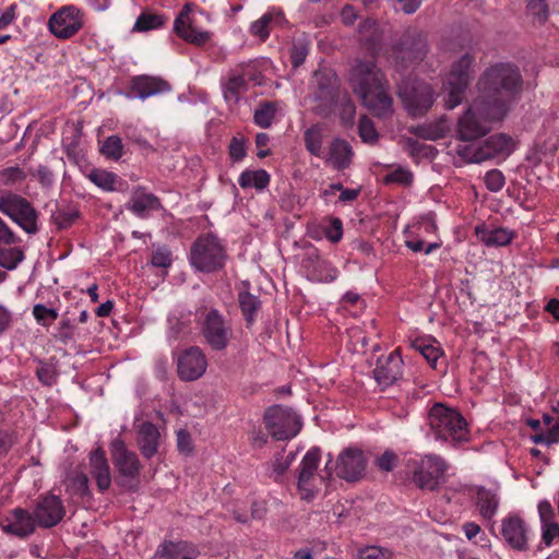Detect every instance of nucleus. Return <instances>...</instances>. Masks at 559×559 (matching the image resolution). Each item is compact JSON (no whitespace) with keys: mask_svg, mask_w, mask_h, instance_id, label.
Here are the masks:
<instances>
[{"mask_svg":"<svg viewBox=\"0 0 559 559\" xmlns=\"http://www.w3.org/2000/svg\"><path fill=\"white\" fill-rule=\"evenodd\" d=\"M475 108L485 120H503L524 92L522 72L513 62L487 67L477 81Z\"/></svg>","mask_w":559,"mask_h":559,"instance_id":"f257e3e1","label":"nucleus"},{"mask_svg":"<svg viewBox=\"0 0 559 559\" xmlns=\"http://www.w3.org/2000/svg\"><path fill=\"white\" fill-rule=\"evenodd\" d=\"M429 425L437 439L453 444L468 441V429L465 418L456 409L435 404L429 411Z\"/></svg>","mask_w":559,"mask_h":559,"instance_id":"f03ea898","label":"nucleus"},{"mask_svg":"<svg viewBox=\"0 0 559 559\" xmlns=\"http://www.w3.org/2000/svg\"><path fill=\"white\" fill-rule=\"evenodd\" d=\"M190 263L200 272L214 273L225 266L227 253L218 237L212 233L200 235L191 245Z\"/></svg>","mask_w":559,"mask_h":559,"instance_id":"7ed1b4c3","label":"nucleus"},{"mask_svg":"<svg viewBox=\"0 0 559 559\" xmlns=\"http://www.w3.org/2000/svg\"><path fill=\"white\" fill-rule=\"evenodd\" d=\"M111 461L116 469L117 486L126 491H138L142 465L136 453L128 450L119 438L111 442Z\"/></svg>","mask_w":559,"mask_h":559,"instance_id":"20e7f679","label":"nucleus"},{"mask_svg":"<svg viewBox=\"0 0 559 559\" xmlns=\"http://www.w3.org/2000/svg\"><path fill=\"white\" fill-rule=\"evenodd\" d=\"M391 51L396 68L405 70L424 60L428 52L427 39L420 32L407 29L392 45Z\"/></svg>","mask_w":559,"mask_h":559,"instance_id":"39448f33","label":"nucleus"},{"mask_svg":"<svg viewBox=\"0 0 559 559\" xmlns=\"http://www.w3.org/2000/svg\"><path fill=\"white\" fill-rule=\"evenodd\" d=\"M397 95L412 118L425 116L436 99L432 86L421 81H404L399 86Z\"/></svg>","mask_w":559,"mask_h":559,"instance_id":"423d86ee","label":"nucleus"},{"mask_svg":"<svg viewBox=\"0 0 559 559\" xmlns=\"http://www.w3.org/2000/svg\"><path fill=\"white\" fill-rule=\"evenodd\" d=\"M474 61L475 58L467 52L452 64L447 81L448 94L444 98L447 109H453L462 104L473 78Z\"/></svg>","mask_w":559,"mask_h":559,"instance_id":"0eeeda50","label":"nucleus"},{"mask_svg":"<svg viewBox=\"0 0 559 559\" xmlns=\"http://www.w3.org/2000/svg\"><path fill=\"white\" fill-rule=\"evenodd\" d=\"M0 212L9 216L27 234L38 231V212L32 203L20 194L5 192L0 195Z\"/></svg>","mask_w":559,"mask_h":559,"instance_id":"6e6552de","label":"nucleus"},{"mask_svg":"<svg viewBox=\"0 0 559 559\" xmlns=\"http://www.w3.org/2000/svg\"><path fill=\"white\" fill-rule=\"evenodd\" d=\"M195 13L209 19V14H205L197 4L193 2H187L175 19L174 32L182 40L201 47L210 41L212 33L202 29L197 24Z\"/></svg>","mask_w":559,"mask_h":559,"instance_id":"1a4fd4ad","label":"nucleus"},{"mask_svg":"<svg viewBox=\"0 0 559 559\" xmlns=\"http://www.w3.org/2000/svg\"><path fill=\"white\" fill-rule=\"evenodd\" d=\"M263 420L267 432L276 440H288L301 428L299 416L292 408L282 405L266 408Z\"/></svg>","mask_w":559,"mask_h":559,"instance_id":"9d476101","label":"nucleus"},{"mask_svg":"<svg viewBox=\"0 0 559 559\" xmlns=\"http://www.w3.org/2000/svg\"><path fill=\"white\" fill-rule=\"evenodd\" d=\"M448 464L437 455H426L412 471L413 483L421 490H438L444 480Z\"/></svg>","mask_w":559,"mask_h":559,"instance_id":"9b49d317","label":"nucleus"},{"mask_svg":"<svg viewBox=\"0 0 559 559\" xmlns=\"http://www.w3.org/2000/svg\"><path fill=\"white\" fill-rule=\"evenodd\" d=\"M201 334L213 350L221 352L228 346L233 328L217 309L212 308L203 319Z\"/></svg>","mask_w":559,"mask_h":559,"instance_id":"f8f14e48","label":"nucleus"},{"mask_svg":"<svg viewBox=\"0 0 559 559\" xmlns=\"http://www.w3.org/2000/svg\"><path fill=\"white\" fill-rule=\"evenodd\" d=\"M386 82L383 72L373 60L357 59L350 69L349 83L358 96Z\"/></svg>","mask_w":559,"mask_h":559,"instance_id":"ddd939ff","label":"nucleus"},{"mask_svg":"<svg viewBox=\"0 0 559 559\" xmlns=\"http://www.w3.org/2000/svg\"><path fill=\"white\" fill-rule=\"evenodd\" d=\"M32 514L37 526L51 528L63 520L66 508L58 496L47 493L38 498Z\"/></svg>","mask_w":559,"mask_h":559,"instance_id":"4468645a","label":"nucleus"},{"mask_svg":"<svg viewBox=\"0 0 559 559\" xmlns=\"http://www.w3.org/2000/svg\"><path fill=\"white\" fill-rule=\"evenodd\" d=\"M495 120H485L475 108V100L464 114L459 118L456 126V138L463 142H471L487 135L491 128L488 122Z\"/></svg>","mask_w":559,"mask_h":559,"instance_id":"2eb2a0df","label":"nucleus"},{"mask_svg":"<svg viewBox=\"0 0 559 559\" xmlns=\"http://www.w3.org/2000/svg\"><path fill=\"white\" fill-rule=\"evenodd\" d=\"M367 461L362 450L349 447L343 450L335 464L336 475L347 481H357L365 475Z\"/></svg>","mask_w":559,"mask_h":559,"instance_id":"dca6fc26","label":"nucleus"},{"mask_svg":"<svg viewBox=\"0 0 559 559\" xmlns=\"http://www.w3.org/2000/svg\"><path fill=\"white\" fill-rule=\"evenodd\" d=\"M35 519L27 509L17 507L0 516V528L3 533L24 539L36 531Z\"/></svg>","mask_w":559,"mask_h":559,"instance_id":"f3484780","label":"nucleus"},{"mask_svg":"<svg viewBox=\"0 0 559 559\" xmlns=\"http://www.w3.org/2000/svg\"><path fill=\"white\" fill-rule=\"evenodd\" d=\"M48 25L56 37L68 39L83 26L80 10L73 5L64 7L51 15Z\"/></svg>","mask_w":559,"mask_h":559,"instance_id":"a211bd4d","label":"nucleus"},{"mask_svg":"<svg viewBox=\"0 0 559 559\" xmlns=\"http://www.w3.org/2000/svg\"><path fill=\"white\" fill-rule=\"evenodd\" d=\"M207 359L198 346L185 349L177 360L178 377L183 381H194L203 376Z\"/></svg>","mask_w":559,"mask_h":559,"instance_id":"6ab92c4d","label":"nucleus"},{"mask_svg":"<svg viewBox=\"0 0 559 559\" xmlns=\"http://www.w3.org/2000/svg\"><path fill=\"white\" fill-rule=\"evenodd\" d=\"M501 536L515 551L528 550V526L519 514H509L501 521Z\"/></svg>","mask_w":559,"mask_h":559,"instance_id":"aec40b11","label":"nucleus"},{"mask_svg":"<svg viewBox=\"0 0 559 559\" xmlns=\"http://www.w3.org/2000/svg\"><path fill=\"white\" fill-rule=\"evenodd\" d=\"M170 88L171 86L166 80L146 74L135 75L129 82L130 95L140 99L169 92Z\"/></svg>","mask_w":559,"mask_h":559,"instance_id":"412c9836","label":"nucleus"},{"mask_svg":"<svg viewBox=\"0 0 559 559\" xmlns=\"http://www.w3.org/2000/svg\"><path fill=\"white\" fill-rule=\"evenodd\" d=\"M388 91L389 85L386 82L385 84L380 85V87L365 92L359 97L361 98L364 106H366L373 116L384 118L393 112V98Z\"/></svg>","mask_w":559,"mask_h":559,"instance_id":"4be33fe9","label":"nucleus"},{"mask_svg":"<svg viewBox=\"0 0 559 559\" xmlns=\"http://www.w3.org/2000/svg\"><path fill=\"white\" fill-rule=\"evenodd\" d=\"M313 78L317 85L314 98L317 100L326 102L330 105L336 103L338 96V80L335 72L324 68L317 70Z\"/></svg>","mask_w":559,"mask_h":559,"instance_id":"5701e85b","label":"nucleus"},{"mask_svg":"<svg viewBox=\"0 0 559 559\" xmlns=\"http://www.w3.org/2000/svg\"><path fill=\"white\" fill-rule=\"evenodd\" d=\"M402 364V358L396 352L380 357L373 370L376 381L383 386L393 384L401 377Z\"/></svg>","mask_w":559,"mask_h":559,"instance_id":"b1692460","label":"nucleus"},{"mask_svg":"<svg viewBox=\"0 0 559 559\" xmlns=\"http://www.w3.org/2000/svg\"><path fill=\"white\" fill-rule=\"evenodd\" d=\"M321 459V450L318 447L311 448L304 456L298 474V489L301 491L310 492L311 481L318 471L319 462Z\"/></svg>","mask_w":559,"mask_h":559,"instance_id":"393cba45","label":"nucleus"},{"mask_svg":"<svg viewBox=\"0 0 559 559\" xmlns=\"http://www.w3.org/2000/svg\"><path fill=\"white\" fill-rule=\"evenodd\" d=\"M91 474L95 478L97 488L104 492L111 484L110 468L106 453L102 448L95 449L90 455Z\"/></svg>","mask_w":559,"mask_h":559,"instance_id":"a878e982","label":"nucleus"},{"mask_svg":"<svg viewBox=\"0 0 559 559\" xmlns=\"http://www.w3.org/2000/svg\"><path fill=\"white\" fill-rule=\"evenodd\" d=\"M127 207L139 217H146L151 211L162 209L160 200L153 193H147L143 187H138L128 202Z\"/></svg>","mask_w":559,"mask_h":559,"instance_id":"bb28decb","label":"nucleus"},{"mask_svg":"<svg viewBox=\"0 0 559 559\" xmlns=\"http://www.w3.org/2000/svg\"><path fill=\"white\" fill-rule=\"evenodd\" d=\"M159 438L160 433L153 423L144 421L139 426L136 443L145 459H151L157 453Z\"/></svg>","mask_w":559,"mask_h":559,"instance_id":"cd10ccee","label":"nucleus"},{"mask_svg":"<svg viewBox=\"0 0 559 559\" xmlns=\"http://www.w3.org/2000/svg\"><path fill=\"white\" fill-rule=\"evenodd\" d=\"M286 23L284 13L281 10L272 9L263 14L259 20L250 25V34L258 37L261 41H265L273 27L282 26Z\"/></svg>","mask_w":559,"mask_h":559,"instance_id":"c85d7f7f","label":"nucleus"},{"mask_svg":"<svg viewBox=\"0 0 559 559\" xmlns=\"http://www.w3.org/2000/svg\"><path fill=\"white\" fill-rule=\"evenodd\" d=\"M354 151L352 145L344 139L335 138L329 146V158L332 167L336 170L347 169L353 162Z\"/></svg>","mask_w":559,"mask_h":559,"instance_id":"c756f323","label":"nucleus"},{"mask_svg":"<svg viewBox=\"0 0 559 559\" xmlns=\"http://www.w3.org/2000/svg\"><path fill=\"white\" fill-rule=\"evenodd\" d=\"M360 41L372 57H376L382 44L383 34L374 20L367 19L359 27Z\"/></svg>","mask_w":559,"mask_h":559,"instance_id":"7c9ffc66","label":"nucleus"},{"mask_svg":"<svg viewBox=\"0 0 559 559\" xmlns=\"http://www.w3.org/2000/svg\"><path fill=\"white\" fill-rule=\"evenodd\" d=\"M477 238L487 247H501L509 245L514 234L507 228H487L485 225H478L475 228Z\"/></svg>","mask_w":559,"mask_h":559,"instance_id":"2f4dec72","label":"nucleus"},{"mask_svg":"<svg viewBox=\"0 0 559 559\" xmlns=\"http://www.w3.org/2000/svg\"><path fill=\"white\" fill-rule=\"evenodd\" d=\"M449 129L447 119L442 117L429 123L413 126L409 133L423 140L438 141L447 135Z\"/></svg>","mask_w":559,"mask_h":559,"instance_id":"473e14b6","label":"nucleus"},{"mask_svg":"<svg viewBox=\"0 0 559 559\" xmlns=\"http://www.w3.org/2000/svg\"><path fill=\"white\" fill-rule=\"evenodd\" d=\"M476 507L485 520L491 521L498 511L499 498L495 491L479 486L476 488Z\"/></svg>","mask_w":559,"mask_h":559,"instance_id":"72a5a7b5","label":"nucleus"},{"mask_svg":"<svg viewBox=\"0 0 559 559\" xmlns=\"http://www.w3.org/2000/svg\"><path fill=\"white\" fill-rule=\"evenodd\" d=\"M324 124H311L304 132V142L306 150L316 157H321L323 153Z\"/></svg>","mask_w":559,"mask_h":559,"instance_id":"f704fd0d","label":"nucleus"},{"mask_svg":"<svg viewBox=\"0 0 559 559\" xmlns=\"http://www.w3.org/2000/svg\"><path fill=\"white\" fill-rule=\"evenodd\" d=\"M238 302L245 318L246 325L247 328H250L255 321L258 311L261 309V300L249 292H239Z\"/></svg>","mask_w":559,"mask_h":559,"instance_id":"c9c22d12","label":"nucleus"},{"mask_svg":"<svg viewBox=\"0 0 559 559\" xmlns=\"http://www.w3.org/2000/svg\"><path fill=\"white\" fill-rule=\"evenodd\" d=\"M271 181L270 174L264 169L243 170L238 179V183L242 189L255 188L261 191L265 189Z\"/></svg>","mask_w":559,"mask_h":559,"instance_id":"e433bc0d","label":"nucleus"},{"mask_svg":"<svg viewBox=\"0 0 559 559\" xmlns=\"http://www.w3.org/2000/svg\"><path fill=\"white\" fill-rule=\"evenodd\" d=\"M189 552L190 544L188 542L164 540V543L157 547L153 559H178L180 555Z\"/></svg>","mask_w":559,"mask_h":559,"instance_id":"4c0bfd02","label":"nucleus"},{"mask_svg":"<svg viewBox=\"0 0 559 559\" xmlns=\"http://www.w3.org/2000/svg\"><path fill=\"white\" fill-rule=\"evenodd\" d=\"M457 154L467 163H481L495 158L486 141L476 147L473 145L460 146Z\"/></svg>","mask_w":559,"mask_h":559,"instance_id":"58836bf2","label":"nucleus"},{"mask_svg":"<svg viewBox=\"0 0 559 559\" xmlns=\"http://www.w3.org/2000/svg\"><path fill=\"white\" fill-rule=\"evenodd\" d=\"M457 154L467 163H481L495 158L486 141L476 147L473 145L460 146Z\"/></svg>","mask_w":559,"mask_h":559,"instance_id":"ea45409f","label":"nucleus"},{"mask_svg":"<svg viewBox=\"0 0 559 559\" xmlns=\"http://www.w3.org/2000/svg\"><path fill=\"white\" fill-rule=\"evenodd\" d=\"M277 111V106L274 102H263L255 110L253 120L260 128H270L273 123Z\"/></svg>","mask_w":559,"mask_h":559,"instance_id":"a19ab883","label":"nucleus"},{"mask_svg":"<svg viewBox=\"0 0 559 559\" xmlns=\"http://www.w3.org/2000/svg\"><path fill=\"white\" fill-rule=\"evenodd\" d=\"M248 84L243 75H231L224 85V97L228 102L237 103L240 93L247 91Z\"/></svg>","mask_w":559,"mask_h":559,"instance_id":"79ce46f5","label":"nucleus"},{"mask_svg":"<svg viewBox=\"0 0 559 559\" xmlns=\"http://www.w3.org/2000/svg\"><path fill=\"white\" fill-rule=\"evenodd\" d=\"M487 144L489 145L492 156L496 157L500 154H511L513 151V140L510 135L506 133H497L493 135H490L486 140Z\"/></svg>","mask_w":559,"mask_h":559,"instance_id":"37998d69","label":"nucleus"},{"mask_svg":"<svg viewBox=\"0 0 559 559\" xmlns=\"http://www.w3.org/2000/svg\"><path fill=\"white\" fill-rule=\"evenodd\" d=\"M87 178L96 185L98 188L105 191H115V183L118 179L117 175L104 169H92L87 175Z\"/></svg>","mask_w":559,"mask_h":559,"instance_id":"c03bdc74","label":"nucleus"},{"mask_svg":"<svg viewBox=\"0 0 559 559\" xmlns=\"http://www.w3.org/2000/svg\"><path fill=\"white\" fill-rule=\"evenodd\" d=\"M80 216L81 213L75 206L69 209L58 207L51 213V219L59 229H67L71 227Z\"/></svg>","mask_w":559,"mask_h":559,"instance_id":"a18cd8bd","label":"nucleus"},{"mask_svg":"<svg viewBox=\"0 0 559 559\" xmlns=\"http://www.w3.org/2000/svg\"><path fill=\"white\" fill-rule=\"evenodd\" d=\"M166 22L164 15L154 13H142L135 21L133 31L147 32L162 27Z\"/></svg>","mask_w":559,"mask_h":559,"instance_id":"49530a36","label":"nucleus"},{"mask_svg":"<svg viewBox=\"0 0 559 559\" xmlns=\"http://www.w3.org/2000/svg\"><path fill=\"white\" fill-rule=\"evenodd\" d=\"M24 251L19 247H0V265L5 270H14L24 260Z\"/></svg>","mask_w":559,"mask_h":559,"instance_id":"de8ad7c7","label":"nucleus"},{"mask_svg":"<svg viewBox=\"0 0 559 559\" xmlns=\"http://www.w3.org/2000/svg\"><path fill=\"white\" fill-rule=\"evenodd\" d=\"M356 106L348 94L340 97V120L343 127H352L355 122Z\"/></svg>","mask_w":559,"mask_h":559,"instance_id":"09e8293b","label":"nucleus"},{"mask_svg":"<svg viewBox=\"0 0 559 559\" xmlns=\"http://www.w3.org/2000/svg\"><path fill=\"white\" fill-rule=\"evenodd\" d=\"M100 152L109 159H120L123 155V145L121 139L118 135L108 136L104 141Z\"/></svg>","mask_w":559,"mask_h":559,"instance_id":"8fccbe9b","label":"nucleus"},{"mask_svg":"<svg viewBox=\"0 0 559 559\" xmlns=\"http://www.w3.org/2000/svg\"><path fill=\"white\" fill-rule=\"evenodd\" d=\"M358 133L362 142L373 144L378 141L379 134L376 130L374 123L367 116H361L358 122Z\"/></svg>","mask_w":559,"mask_h":559,"instance_id":"3c124183","label":"nucleus"},{"mask_svg":"<svg viewBox=\"0 0 559 559\" xmlns=\"http://www.w3.org/2000/svg\"><path fill=\"white\" fill-rule=\"evenodd\" d=\"M526 11L534 16L539 24L546 23L549 17L547 0H526Z\"/></svg>","mask_w":559,"mask_h":559,"instance_id":"603ef678","label":"nucleus"},{"mask_svg":"<svg viewBox=\"0 0 559 559\" xmlns=\"http://www.w3.org/2000/svg\"><path fill=\"white\" fill-rule=\"evenodd\" d=\"M413 347L417 349L432 367H436V362L440 357L439 348L433 345L426 344V342L420 338L414 341Z\"/></svg>","mask_w":559,"mask_h":559,"instance_id":"864d4df0","label":"nucleus"},{"mask_svg":"<svg viewBox=\"0 0 559 559\" xmlns=\"http://www.w3.org/2000/svg\"><path fill=\"white\" fill-rule=\"evenodd\" d=\"M173 263V253L167 246L158 247L153 251L151 264L155 267L168 269Z\"/></svg>","mask_w":559,"mask_h":559,"instance_id":"5fc2aeb1","label":"nucleus"},{"mask_svg":"<svg viewBox=\"0 0 559 559\" xmlns=\"http://www.w3.org/2000/svg\"><path fill=\"white\" fill-rule=\"evenodd\" d=\"M328 225L323 227L324 236L333 243L338 242L343 237V223L338 217H329Z\"/></svg>","mask_w":559,"mask_h":559,"instance_id":"6e6d98bb","label":"nucleus"},{"mask_svg":"<svg viewBox=\"0 0 559 559\" xmlns=\"http://www.w3.org/2000/svg\"><path fill=\"white\" fill-rule=\"evenodd\" d=\"M33 314L35 319L43 325H48L58 319V311L53 308H47L41 304L33 307Z\"/></svg>","mask_w":559,"mask_h":559,"instance_id":"4d7b16f0","label":"nucleus"},{"mask_svg":"<svg viewBox=\"0 0 559 559\" xmlns=\"http://www.w3.org/2000/svg\"><path fill=\"white\" fill-rule=\"evenodd\" d=\"M74 331L75 325L70 321V319L64 317L59 323L55 337L60 343L67 345L74 338Z\"/></svg>","mask_w":559,"mask_h":559,"instance_id":"13d9d810","label":"nucleus"},{"mask_svg":"<svg viewBox=\"0 0 559 559\" xmlns=\"http://www.w3.org/2000/svg\"><path fill=\"white\" fill-rule=\"evenodd\" d=\"M309 49L305 43H294L289 49V59L294 69L299 68L306 60Z\"/></svg>","mask_w":559,"mask_h":559,"instance_id":"bf43d9fd","label":"nucleus"},{"mask_svg":"<svg viewBox=\"0 0 559 559\" xmlns=\"http://www.w3.org/2000/svg\"><path fill=\"white\" fill-rule=\"evenodd\" d=\"M413 181V174L402 167H399L394 171L386 174L383 178L385 185L399 183L403 186H409Z\"/></svg>","mask_w":559,"mask_h":559,"instance_id":"052dcab7","label":"nucleus"},{"mask_svg":"<svg viewBox=\"0 0 559 559\" xmlns=\"http://www.w3.org/2000/svg\"><path fill=\"white\" fill-rule=\"evenodd\" d=\"M399 463V456L393 450H385L376 460V466L382 472H392Z\"/></svg>","mask_w":559,"mask_h":559,"instance_id":"680f3d73","label":"nucleus"},{"mask_svg":"<svg viewBox=\"0 0 559 559\" xmlns=\"http://www.w3.org/2000/svg\"><path fill=\"white\" fill-rule=\"evenodd\" d=\"M26 178L24 170L17 166L8 167L0 171V180L3 185L10 186L21 182Z\"/></svg>","mask_w":559,"mask_h":559,"instance_id":"e2e57ef3","label":"nucleus"},{"mask_svg":"<svg viewBox=\"0 0 559 559\" xmlns=\"http://www.w3.org/2000/svg\"><path fill=\"white\" fill-rule=\"evenodd\" d=\"M506 183L504 175L499 169H491L485 175L486 188L491 192L500 191Z\"/></svg>","mask_w":559,"mask_h":559,"instance_id":"0e129e2a","label":"nucleus"},{"mask_svg":"<svg viewBox=\"0 0 559 559\" xmlns=\"http://www.w3.org/2000/svg\"><path fill=\"white\" fill-rule=\"evenodd\" d=\"M228 154L234 163L242 160L247 155L245 139L234 136L228 145Z\"/></svg>","mask_w":559,"mask_h":559,"instance_id":"69168bd1","label":"nucleus"},{"mask_svg":"<svg viewBox=\"0 0 559 559\" xmlns=\"http://www.w3.org/2000/svg\"><path fill=\"white\" fill-rule=\"evenodd\" d=\"M38 380L45 385H52L56 381V373L53 368L46 362L39 361V367L36 369Z\"/></svg>","mask_w":559,"mask_h":559,"instance_id":"338daca9","label":"nucleus"},{"mask_svg":"<svg viewBox=\"0 0 559 559\" xmlns=\"http://www.w3.org/2000/svg\"><path fill=\"white\" fill-rule=\"evenodd\" d=\"M177 447L180 453L189 455L193 452V442L189 431L180 429L177 433Z\"/></svg>","mask_w":559,"mask_h":559,"instance_id":"774afa93","label":"nucleus"}]
</instances>
